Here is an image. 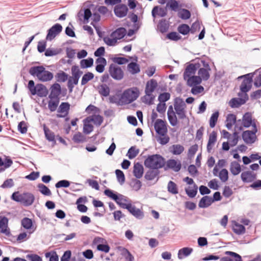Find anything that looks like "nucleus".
Listing matches in <instances>:
<instances>
[{
	"label": "nucleus",
	"mask_w": 261,
	"mask_h": 261,
	"mask_svg": "<svg viewBox=\"0 0 261 261\" xmlns=\"http://www.w3.org/2000/svg\"><path fill=\"white\" fill-rule=\"evenodd\" d=\"M253 75L251 73L246 74L240 76L238 79H243V80L240 86L241 91L243 93V97L241 98H233L229 102V106L232 108H238L244 104L248 100V96L246 93L251 89ZM239 96H242L243 93H239Z\"/></svg>",
	"instance_id": "1"
},
{
	"label": "nucleus",
	"mask_w": 261,
	"mask_h": 261,
	"mask_svg": "<svg viewBox=\"0 0 261 261\" xmlns=\"http://www.w3.org/2000/svg\"><path fill=\"white\" fill-rule=\"evenodd\" d=\"M165 164V158L158 154L148 155L144 162L145 167L158 170L163 168Z\"/></svg>",
	"instance_id": "2"
},
{
	"label": "nucleus",
	"mask_w": 261,
	"mask_h": 261,
	"mask_svg": "<svg viewBox=\"0 0 261 261\" xmlns=\"http://www.w3.org/2000/svg\"><path fill=\"white\" fill-rule=\"evenodd\" d=\"M11 199L17 202H19L24 206L31 205L34 200V195L30 192H23L20 194L18 191L13 193L11 196Z\"/></svg>",
	"instance_id": "3"
},
{
	"label": "nucleus",
	"mask_w": 261,
	"mask_h": 261,
	"mask_svg": "<svg viewBox=\"0 0 261 261\" xmlns=\"http://www.w3.org/2000/svg\"><path fill=\"white\" fill-rule=\"evenodd\" d=\"M29 73L33 76H37L42 82L49 81L53 78V74L46 71L44 66H32L29 70Z\"/></svg>",
	"instance_id": "4"
},
{
	"label": "nucleus",
	"mask_w": 261,
	"mask_h": 261,
	"mask_svg": "<svg viewBox=\"0 0 261 261\" xmlns=\"http://www.w3.org/2000/svg\"><path fill=\"white\" fill-rule=\"evenodd\" d=\"M77 17L80 21H82L84 23L89 22L90 17L93 16L92 19L95 23H97L100 20V16L98 13H94L93 15L89 8H84L81 9L77 13Z\"/></svg>",
	"instance_id": "5"
},
{
	"label": "nucleus",
	"mask_w": 261,
	"mask_h": 261,
	"mask_svg": "<svg viewBox=\"0 0 261 261\" xmlns=\"http://www.w3.org/2000/svg\"><path fill=\"white\" fill-rule=\"evenodd\" d=\"M174 107L179 119H184L186 118V105L182 98L176 97L174 99Z\"/></svg>",
	"instance_id": "6"
},
{
	"label": "nucleus",
	"mask_w": 261,
	"mask_h": 261,
	"mask_svg": "<svg viewBox=\"0 0 261 261\" xmlns=\"http://www.w3.org/2000/svg\"><path fill=\"white\" fill-rule=\"evenodd\" d=\"M104 194L105 195L114 200L121 208H122V204H128V203H124L121 202L122 201L124 202L128 201L127 197L122 194L115 193L113 191L109 189H106L104 191Z\"/></svg>",
	"instance_id": "7"
},
{
	"label": "nucleus",
	"mask_w": 261,
	"mask_h": 261,
	"mask_svg": "<svg viewBox=\"0 0 261 261\" xmlns=\"http://www.w3.org/2000/svg\"><path fill=\"white\" fill-rule=\"evenodd\" d=\"M257 132V128L256 124L253 125V128L251 130H245L242 133V139L243 141L247 144L254 143L257 137L256 133Z\"/></svg>",
	"instance_id": "8"
},
{
	"label": "nucleus",
	"mask_w": 261,
	"mask_h": 261,
	"mask_svg": "<svg viewBox=\"0 0 261 261\" xmlns=\"http://www.w3.org/2000/svg\"><path fill=\"white\" fill-rule=\"evenodd\" d=\"M139 91L132 89L125 90L121 95V99H123L124 105L130 103L135 100L138 97Z\"/></svg>",
	"instance_id": "9"
},
{
	"label": "nucleus",
	"mask_w": 261,
	"mask_h": 261,
	"mask_svg": "<svg viewBox=\"0 0 261 261\" xmlns=\"http://www.w3.org/2000/svg\"><path fill=\"white\" fill-rule=\"evenodd\" d=\"M254 124L256 123L255 120H252L251 113L250 112H246L243 115L242 117L243 126H239L238 124L236 123L235 125V129H238V130H242L243 127L245 128H248L250 126H252L253 127Z\"/></svg>",
	"instance_id": "10"
},
{
	"label": "nucleus",
	"mask_w": 261,
	"mask_h": 261,
	"mask_svg": "<svg viewBox=\"0 0 261 261\" xmlns=\"http://www.w3.org/2000/svg\"><path fill=\"white\" fill-rule=\"evenodd\" d=\"M62 30L63 27L61 24H55L47 30L46 40L51 41L62 31Z\"/></svg>",
	"instance_id": "11"
},
{
	"label": "nucleus",
	"mask_w": 261,
	"mask_h": 261,
	"mask_svg": "<svg viewBox=\"0 0 261 261\" xmlns=\"http://www.w3.org/2000/svg\"><path fill=\"white\" fill-rule=\"evenodd\" d=\"M122 208L127 210V211L135 218L138 219H142L144 216L143 211L139 208H137L135 205H133L130 202L128 204H122Z\"/></svg>",
	"instance_id": "12"
},
{
	"label": "nucleus",
	"mask_w": 261,
	"mask_h": 261,
	"mask_svg": "<svg viewBox=\"0 0 261 261\" xmlns=\"http://www.w3.org/2000/svg\"><path fill=\"white\" fill-rule=\"evenodd\" d=\"M154 127L156 134L161 136H165L167 133L166 122L162 119H158L156 120Z\"/></svg>",
	"instance_id": "13"
},
{
	"label": "nucleus",
	"mask_w": 261,
	"mask_h": 261,
	"mask_svg": "<svg viewBox=\"0 0 261 261\" xmlns=\"http://www.w3.org/2000/svg\"><path fill=\"white\" fill-rule=\"evenodd\" d=\"M109 71L111 77L116 80L123 79L124 73L119 66H109Z\"/></svg>",
	"instance_id": "14"
},
{
	"label": "nucleus",
	"mask_w": 261,
	"mask_h": 261,
	"mask_svg": "<svg viewBox=\"0 0 261 261\" xmlns=\"http://www.w3.org/2000/svg\"><path fill=\"white\" fill-rule=\"evenodd\" d=\"M8 218L0 215V231L7 236L10 234V231L8 228Z\"/></svg>",
	"instance_id": "15"
},
{
	"label": "nucleus",
	"mask_w": 261,
	"mask_h": 261,
	"mask_svg": "<svg viewBox=\"0 0 261 261\" xmlns=\"http://www.w3.org/2000/svg\"><path fill=\"white\" fill-rule=\"evenodd\" d=\"M50 93L48 96L50 99L60 98L59 96L62 93V89L59 84H54L50 88Z\"/></svg>",
	"instance_id": "16"
},
{
	"label": "nucleus",
	"mask_w": 261,
	"mask_h": 261,
	"mask_svg": "<svg viewBox=\"0 0 261 261\" xmlns=\"http://www.w3.org/2000/svg\"><path fill=\"white\" fill-rule=\"evenodd\" d=\"M114 12L117 17L122 18L127 15L128 8L124 4H118L115 7Z\"/></svg>",
	"instance_id": "17"
},
{
	"label": "nucleus",
	"mask_w": 261,
	"mask_h": 261,
	"mask_svg": "<svg viewBox=\"0 0 261 261\" xmlns=\"http://www.w3.org/2000/svg\"><path fill=\"white\" fill-rule=\"evenodd\" d=\"M225 254L230 256L223 257L220 258V261H243L241 256L236 252L227 251Z\"/></svg>",
	"instance_id": "18"
},
{
	"label": "nucleus",
	"mask_w": 261,
	"mask_h": 261,
	"mask_svg": "<svg viewBox=\"0 0 261 261\" xmlns=\"http://www.w3.org/2000/svg\"><path fill=\"white\" fill-rule=\"evenodd\" d=\"M165 170L168 169H171L175 172L179 171L181 169L180 163L177 162L174 159H170L167 161L166 165L163 167Z\"/></svg>",
	"instance_id": "19"
},
{
	"label": "nucleus",
	"mask_w": 261,
	"mask_h": 261,
	"mask_svg": "<svg viewBox=\"0 0 261 261\" xmlns=\"http://www.w3.org/2000/svg\"><path fill=\"white\" fill-rule=\"evenodd\" d=\"M244 182H251L256 178V174L250 171L243 172L241 175Z\"/></svg>",
	"instance_id": "20"
},
{
	"label": "nucleus",
	"mask_w": 261,
	"mask_h": 261,
	"mask_svg": "<svg viewBox=\"0 0 261 261\" xmlns=\"http://www.w3.org/2000/svg\"><path fill=\"white\" fill-rule=\"evenodd\" d=\"M158 86V83L155 80L151 79L148 81L146 85L145 92L146 95L150 96Z\"/></svg>",
	"instance_id": "21"
},
{
	"label": "nucleus",
	"mask_w": 261,
	"mask_h": 261,
	"mask_svg": "<svg viewBox=\"0 0 261 261\" xmlns=\"http://www.w3.org/2000/svg\"><path fill=\"white\" fill-rule=\"evenodd\" d=\"M113 62L118 65H122L128 63V59L126 57H116L113 55H110L108 58V62Z\"/></svg>",
	"instance_id": "22"
},
{
	"label": "nucleus",
	"mask_w": 261,
	"mask_h": 261,
	"mask_svg": "<svg viewBox=\"0 0 261 261\" xmlns=\"http://www.w3.org/2000/svg\"><path fill=\"white\" fill-rule=\"evenodd\" d=\"M167 117L168 120L172 126H175L177 125V119L175 115V113L173 111V107L171 105L168 107Z\"/></svg>",
	"instance_id": "23"
},
{
	"label": "nucleus",
	"mask_w": 261,
	"mask_h": 261,
	"mask_svg": "<svg viewBox=\"0 0 261 261\" xmlns=\"http://www.w3.org/2000/svg\"><path fill=\"white\" fill-rule=\"evenodd\" d=\"M149 170L146 171L145 174L144 178L147 180H152L157 177V180L159 178L160 172L158 169H153L149 168Z\"/></svg>",
	"instance_id": "24"
},
{
	"label": "nucleus",
	"mask_w": 261,
	"mask_h": 261,
	"mask_svg": "<svg viewBox=\"0 0 261 261\" xmlns=\"http://www.w3.org/2000/svg\"><path fill=\"white\" fill-rule=\"evenodd\" d=\"M152 16L155 17L156 15L163 17L167 14V8H160L159 6H155L152 10Z\"/></svg>",
	"instance_id": "25"
},
{
	"label": "nucleus",
	"mask_w": 261,
	"mask_h": 261,
	"mask_svg": "<svg viewBox=\"0 0 261 261\" xmlns=\"http://www.w3.org/2000/svg\"><path fill=\"white\" fill-rule=\"evenodd\" d=\"M70 109V104L67 102H62L58 109V112L59 113H64L65 112V115L62 114H57V117L58 118H63L66 115H67L68 113V111Z\"/></svg>",
	"instance_id": "26"
},
{
	"label": "nucleus",
	"mask_w": 261,
	"mask_h": 261,
	"mask_svg": "<svg viewBox=\"0 0 261 261\" xmlns=\"http://www.w3.org/2000/svg\"><path fill=\"white\" fill-rule=\"evenodd\" d=\"M181 7V5L176 0H169L166 4V8L174 12H178Z\"/></svg>",
	"instance_id": "27"
},
{
	"label": "nucleus",
	"mask_w": 261,
	"mask_h": 261,
	"mask_svg": "<svg viewBox=\"0 0 261 261\" xmlns=\"http://www.w3.org/2000/svg\"><path fill=\"white\" fill-rule=\"evenodd\" d=\"M144 172V168L143 166L139 162L134 164L133 174L138 179L141 178Z\"/></svg>",
	"instance_id": "28"
},
{
	"label": "nucleus",
	"mask_w": 261,
	"mask_h": 261,
	"mask_svg": "<svg viewBox=\"0 0 261 261\" xmlns=\"http://www.w3.org/2000/svg\"><path fill=\"white\" fill-rule=\"evenodd\" d=\"M103 120V117L99 115H94L92 117H88L85 119H84V121H87L88 123L92 122L95 125L100 126L102 123Z\"/></svg>",
	"instance_id": "29"
},
{
	"label": "nucleus",
	"mask_w": 261,
	"mask_h": 261,
	"mask_svg": "<svg viewBox=\"0 0 261 261\" xmlns=\"http://www.w3.org/2000/svg\"><path fill=\"white\" fill-rule=\"evenodd\" d=\"M193 251V249L190 247H184L178 251L177 256L178 259H182L189 256Z\"/></svg>",
	"instance_id": "30"
},
{
	"label": "nucleus",
	"mask_w": 261,
	"mask_h": 261,
	"mask_svg": "<svg viewBox=\"0 0 261 261\" xmlns=\"http://www.w3.org/2000/svg\"><path fill=\"white\" fill-rule=\"evenodd\" d=\"M36 94L40 97H45L48 94L46 87L42 84H37L35 89Z\"/></svg>",
	"instance_id": "31"
},
{
	"label": "nucleus",
	"mask_w": 261,
	"mask_h": 261,
	"mask_svg": "<svg viewBox=\"0 0 261 261\" xmlns=\"http://www.w3.org/2000/svg\"><path fill=\"white\" fill-rule=\"evenodd\" d=\"M212 203V197L204 196L199 201L198 206L201 208L209 206Z\"/></svg>",
	"instance_id": "32"
},
{
	"label": "nucleus",
	"mask_w": 261,
	"mask_h": 261,
	"mask_svg": "<svg viewBox=\"0 0 261 261\" xmlns=\"http://www.w3.org/2000/svg\"><path fill=\"white\" fill-rule=\"evenodd\" d=\"M157 27L160 32L163 34L167 32L169 29V22L165 19H162L160 20Z\"/></svg>",
	"instance_id": "33"
},
{
	"label": "nucleus",
	"mask_w": 261,
	"mask_h": 261,
	"mask_svg": "<svg viewBox=\"0 0 261 261\" xmlns=\"http://www.w3.org/2000/svg\"><path fill=\"white\" fill-rule=\"evenodd\" d=\"M232 229L233 232L237 234H242L245 232V227L244 225L240 224L236 221H233Z\"/></svg>",
	"instance_id": "34"
},
{
	"label": "nucleus",
	"mask_w": 261,
	"mask_h": 261,
	"mask_svg": "<svg viewBox=\"0 0 261 261\" xmlns=\"http://www.w3.org/2000/svg\"><path fill=\"white\" fill-rule=\"evenodd\" d=\"M44 132L46 139L51 142L53 144H56V141L54 133L46 126L44 127Z\"/></svg>",
	"instance_id": "35"
},
{
	"label": "nucleus",
	"mask_w": 261,
	"mask_h": 261,
	"mask_svg": "<svg viewBox=\"0 0 261 261\" xmlns=\"http://www.w3.org/2000/svg\"><path fill=\"white\" fill-rule=\"evenodd\" d=\"M200 76L193 75L189 77L187 80V85L190 87L198 85L201 83Z\"/></svg>",
	"instance_id": "36"
},
{
	"label": "nucleus",
	"mask_w": 261,
	"mask_h": 261,
	"mask_svg": "<svg viewBox=\"0 0 261 261\" xmlns=\"http://www.w3.org/2000/svg\"><path fill=\"white\" fill-rule=\"evenodd\" d=\"M230 171L233 175L239 174L241 171L240 165L236 161H233L230 164Z\"/></svg>",
	"instance_id": "37"
},
{
	"label": "nucleus",
	"mask_w": 261,
	"mask_h": 261,
	"mask_svg": "<svg viewBox=\"0 0 261 261\" xmlns=\"http://www.w3.org/2000/svg\"><path fill=\"white\" fill-rule=\"evenodd\" d=\"M177 16L183 20H187L191 17L190 11L186 9L180 8L177 13Z\"/></svg>",
	"instance_id": "38"
},
{
	"label": "nucleus",
	"mask_w": 261,
	"mask_h": 261,
	"mask_svg": "<svg viewBox=\"0 0 261 261\" xmlns=\"http://www.w3.org/2000/svg\"><path fill=\"white\" fill-rule=\"evenodd\" d=\"M117 40L123 38L126 34V30L124 28H119L113 33Z\"/></svg>",
	"instance_id": "39"
},
{
	"label": "nucleus",
	"mask_w": 261,
	"mask_h": 261,
	"mask_svg": "<svg viewBox=\"0 0 261 261\" xmlns=\"http://www.w3.org/2000/svg\"><path fill=\"white\" fill-rule=\"evenodd\" d=\"M98 92L100 95L107 97L110 94V88L106 84H102L98 87Z\"/></svg>",
	"instance_id": "40"
},
{
	"label": "nucleus",
	"mask_w": 261,
	"mask_h": 261,
	"mask_svg": "<svg viewBox=\"0 0 261 261\" xmlns=\"http://www.w3.org/2000/svg\"><path fill=\"white\" fill-rule=\"evenodd\" d=\"M60 102V98L50 99L48 102V108L50 112H53L56 110Z\"/></svg>",
	"instance_id": "41"
},
{
	"label": "nucleus",
	"mask_w": 261,
	"mask_h": 261,
	"mask_svg": "<svg viewBox=\"0 0 261 261\" xmlns=\"http://www.w3.org/2000/svg\"><path fill=\"white\" fill-rule=\"evenodd\" d=\"M121 255L125 258L126 261H134V257L128 250L125 248L122 247L121 249Z\"/></svg>",
	"instance_id": "42"
},
{
	"label": "nucleus",
	"mask_w": 261,
	"mask_h": 261,
	"mask_svg": "<svg viewBox=\"0 0 261 261\" xmlns=\"http://www.w3.org/2000/svg\"><path fill=\"white\" fill-rule=\"evenodd\" d=\"M184 65H209L203 59L196 58L190 62L186 63Z\"/></svg>",
	"instance_id": "43"
},
{
	"label": "nucleus",
	"mask_w": 261,
	"mask_h": 261,
	"mask_svg": "<svg viewBox=\"0 0 261 261\" xmlns=\"http://www.w3.org/2000/svg\"><path fill=\"white\" fill-rule=\"evenodd\" d=\"M79 66H72L71 68V74L72 76H70L69 79L72 78L80 79L81 75L83 74V71L79 69Z\"/></svg>",
	"instance_id": "44"
},
{
	"label": "nucleus",
	"mask_w": 261,
	"mask_h": 261,
	"mask_svg": "<svg viewBox=\"0 0 261 261\" xmlns=\"http://www.w3.org/2000/svg\"><path fill=\"white\" fill-rule=\"evenodd\" d=\"M37 187L39 189V192L43 195L45 196H50L51 192L49 189L43 184H39L37 185Z\"/></svg>",
	"instance_id": "45"
},
{
	"label": "nucleus",
	"mask_w": 261,
	"mask_h": 261,
	"mask_svg": "<svg viewBox=\"0 0 261 261\" xmlns=\"http://www.w3.org/2000/svg\"><path fill=\"white\" fill-rule=\"evenodd\" d=\"M139 152V149H137L136 146H133L130 147L128 149L127 156L129 159L131 160L135 158L138 154Z\"/></svg>",
	"instance_id": "46"
},
{
	"label": "nucleus",
	"mask_w": 261,
	"mask_h": 261,
	"mask_svg": "<svg viewBox=\"0 0 261 261\" xmlns=\"http://www.w3.org/2000/svg\"><path fill=\"white\" fill-rule=\"evenodd\" d=\"M110 102L111 103H116L118 106L124 105L123 99H121V95L119 97V95H112L109 97Z\"/></svg>",
	"instance_id": "47"
},
{
	"label": "nucleus",
	"mask_w": 261,
	"mask_h": 261,
	"mask_svg": "<svg viewBox=\"0 0 261 261\" xmlns=\"http://www.w3.org/2000/svg\"><path fill=\"white\" fill-rule=\"evenodd\" d=\"M68 77V75L62 71L58 72L55 75L56 81L60 83L65 82L67 80Z\"/></svg>",
	"instance_id": "48"
},
{
	"label": "nucleus",
	"mask_w": 261,
	"mask_h": 261,
	"mask_svg": "<svg viewBox=\"0 0 261 261\" xmlns=\"http://www.w3.org/2000/svg\"><path fill=\"white\" fill-rule=\"evenodd\" d=\"M177 30L180 34L183 35H186L189 32L191 33L190 28L187 24H181L179 25L177 28Z\"/></svg>",
	"instance_id": "49"
},
{
	"label": "nucleus",
	"mask_w": 261,
	"mask_h": 261,
	"mask_svg": "<svg viewBox=\"0 0 261 261\" xmlns=\"http://www.w3.org/2000/svg\"><path fill=\"white\" fill-rule=\"evenodd\" d=\"M21 225L26 229H30L33 226V221L31 219L24 217L21 221Z\"/></svg>",
	"instance_id": "50"
},
{
	"label": "nucleus",
	"mask_w": 261,
	"mask_h": 261,
	"mask_svg": "<svg viewBox=\"0 0 261 261\" xmlns=\"http://www.w3.org/2000/svg\"><path fill=\"white\" fill-rule=\"evenodd\" d=\"M94 75L92 72H87L82 77L81 81V85H86L89 81L94 78Z\"/></svg>",
	"instance_id": "51"
},
{
	"label": "nucleus",
	"mask_w": 261,
	"mask_h": 261,
	"mask_svg": "<svg viewBox=\"0 0 261 261\" xmlns=\"http://www.w3.org/2000/svg\"><path fill=\"white\" fill-rule=\"evenodd\" d=\"M168 191L173 194H176L178 193L177 185L172 181H170L168 184Z\"/></svg>",
	"instance_id": "52"
},
{
	"label": "nucleus",
	"mask_w": 261,
	"mask_h": 261,
	"mask_svg": "<svg viewBox=\"0 0 261 261\" xmlns=\"http://www.w3.org/2000/svg\"><path fill=\"white\" fill-rule=\"evenodd\" d=\"M200 66H187L186 70L184 72V79H186V77H190V75L192 74H194L197 69Z\"/></svg>",
	"instance_id": "53"
},
{
	"label": "nucleus",
	"mask_w": 261,
	"mask_h": 261,
	"mask_svg": "<svg viewBox=\"0 0 261 261\" xmlns=\"http://www.w3.org/2000/svg\"><path fill=\"white\" fill-rule=\"evenodd\" d=\"M12 164L13 161L9 156H5L4 161L2 158L0 157V167H2L3 165H5L6 167H10Z\"/></svg>",
	"instance_id": "54"
},
{
	"label": "nucleus",
	"mask_w": 261,
	"mask_h": 261,
	"mask_svg": "<svg viewBox=\"0 0 261 261\" xmlns=\"http://www.w3.org/2000/svg\"><path fill=\"white\" fill-rule=\"evenodd\" d=\"M172 147L173 148L172 153L174 155H179L184 150V146L179 144L173 145Z\"/></svg>",
	"instance_id": "55"
},
{
	"label": "nucleus",
	"mask_w": 261,
	"mask_h": 261,
	"mask_svg": "<svg viewBox=\"0 0 261 261\" xmlns=\"http://www.w3.org/2000/svg\"><path fill=\"white\" fill-rule=\"evenodd\" d=\"M219 177L223 182H226L228 178V172L226 169H222L219 173Z\"/></svg>",
	"instance_id": "56"
},
{
	"label": "nucleus",
	"mask_w": 261,
	"mask_h": 261,
	"mask_svg": "<svg viewBox=\"0 0 261 261\" xmlns=\"http://www.w3.org/2000/svg\"><path fill=\"white\" fill-rule=\"evenodd\" d=\"M115 173L118 181L120 184L122 185L125 181V175L123 171L119 169H116L115 170Z\"/></svg>",
	"instance_id": "57"
},
{
	"label": "nucleus",
	"mask_w": 261,
	"mask_h": 261,
	"mask_svg": "<svg viewBox=\"0 0 261 261\" xmlns=\"http://www.w3.org/2000/svg\"><path fill=\"white\" fill-rule=\"evenodd\" d=\"M198 76H200L201 77V80H207L209 77L210 74L207 69H204L203 68H201L198 70Z\"/></svg>",
	"instance_id": "58"
},
{
	"label": "nucleus",
	"mask_w": 261,
	"mask_h": 261,
	"mask_svg": "<svg viewBox=\"0 0 261 261\" xmlns=\"http://www.w3.org/2000/svg\"><path fill=\"white\" fill-rule=\"evenodd\" d=\"M167 38L170 40L177 41L181 39V36L176 32H171L167 34Z\"/></svg>",
	"instance_id": "59"
},
{
	"label": "nucleus",
	"mask_w": 261,
	"mask_h": 261,
	"mask_svg": "<svg viewBox=\"0 0 261 261\" xmlns=\"http://www.w3.org/2000/svg\"><path fill=\"white\" fill-rule=\"evenodd\" d=\"M72 140L75 143H80L85 141V137L81 133L78 132L73 135Z\"/></svg>",
	"instance_id": "60"
},
{
	"label": "nucleus",
	"mask_w": 261,
	"mask_h": 261,
	"mask_svg": "<svg viewBox=\"0 0 261 261\" xmlns=\"http://www.w3.org/2000/svg\"><path fill=\"white\" fill-rule=\"evenodd\" d=\"M65 34L70 37H75L76 35L74 31H73V27L71 23L65 28Z\"/></svg>",
	"instance_id": "61"
},
{
	"label": "nucleus",
	"mask_w": 261,
	"mask_h": 261,
	"mask_svg": "<svg viewBox=\"0 0 261 261\" xmlns=\"http://www.w3.org/2000/svg\"><path fill=\"white\" fill-rule=\"evenodd\" d=\"M170 94L168 92H164L161 93L158 96V100L160 102L165 103L166 101L169 100Z\"/></svg>",
	"instance_id": "62"
},
{
	"label": "nucleus",
	"mask_w": 261,
	"mask_h": 261,
	"mask_svg": "<svg viewBox=\"0 0 261 261\" xmlns=\"http://www.w3.org/2000/svg\"><path fill=\"white\" fill-rule=\"evenodd\" d=\"M45 256L46 258H49V261H59L58 255L55 251L46 252Z\"/></svg>",
	"instance_id": "63"
},
{
	"label": "nucleus",
	"mask_w": 261,
	"mask_h": 261,
	"mask_svg": "<svg viewBox=\"0 0 261 261\" xmlns=\"http://www.w3.org/2000/svg\"><path fill=\"white\" fill-rule=\"evenodd\" d=\"M70 183L69 181L65 179H63L58 181L55 184V187L56 188H67L70 186Z\"/></svg>",
	"instance_id": "64"
}]
</instances>
